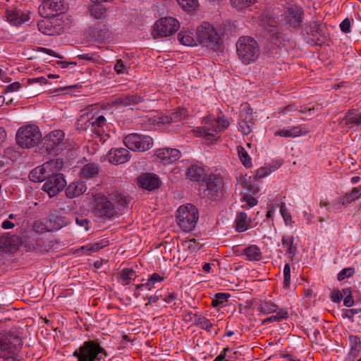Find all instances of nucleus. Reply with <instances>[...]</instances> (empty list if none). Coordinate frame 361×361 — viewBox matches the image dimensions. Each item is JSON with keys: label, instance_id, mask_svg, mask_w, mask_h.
Listing matches in <instances>:
<instances>
[{"label": "nucleus", "instance_id": "1", "mask_svg": "<svg viewBox=\"0 0 361 361\" xmlns=\"http://www.w3.org/2000/svg\"><path fill=\"white\" fill-rule=\"evenodd\" d=\"M94 212L100 217L112 218L116 209L126 207L130 202L129 196L119 192H112L107 196L97 195L94 196Z\"/></svg>", "mask_w": 361, "mask_h": 361}, {"label": "nucleus", "instance_id": "2", "mask_svg": "<svg viewBox=\"0 0 361 361\" xmlns=\"http://www.w3.org/2000/svg\"><path fill=\"white\" fill-rule=\"evenodd\" d=\"M230 121L224 116L214 118L208 116L204 118V126L197 128L195 132L200 137L211 142L220 138L221 133L228 128Z\"/></svg>", "mask_w": 361, "mask_h": 361}, {"label": "nucleus", "instance_id": "3", "mask_svg": "<svg viewBox=\"0 0 361 361\" xmlns=\"http://www.w3.org/2000/svg\"><path fill=\"white\" fill-rule=\"evenodd\" d=\"M65 134L61 130H55L47 135L41 140L42 146L39 152L46 155H57L62 153L66 149H71L72 146L63 140Z\"/></svg>", "mask_w": 361, "mask_h": 361}, {"label": "nucleus", "instance_id": "4", "mask_svg": "<svg viewBox=\"0 0 361 361\" xmlns=\"http://www.w3.org/2000/svg\"><path fill=\"white\" fill-rule=\"evenodd\" d=\"M73 356L78 361H101L108 357L106 350L102 347L98 339L87 340L75 350Z\"/></svg>", "mask_w": 361, "mask_h": 361}, {"label": "nucleus", "instance_id": "5", "mask_svg": "<svg viewBox=\"0 0 361 361\" xmlns=\"http://www.w3.org/2000/svg\"><path fill=\"white\" fill-rule=\"evenodd\" d=\"M238 58L245 65L255 62L260 55L257 42L248 36L240 37L236 42Z\"/></svg>", "mask_w": 361, "mask_h": 361}, {"label": "nucleus", "instance_id": "6", "mask_svg": "<svg viewBox=\"0 0 361 361\" xmlns=\"http://www.w3.org/2000/svg\"><path fill=\"white\" fill-rule=\"evenodd\" d=\"M224 180L220 175L209 174L200 184L199 190L204 197L212 201L220 200L224 195Z\"/></svg>", "mask_w": 361, "mask_h": 361}, {"label": "nucleus", "instance_id": "7", "mask_svg": "<svg viewBox=\"0 0 361 361\" xmlns=\"http://www.w3.org/2000/svg\"><path fill=\"white\" fill-rule=\"evenodd\" d=\"M176 217L178 225L184 231H192L199 219L198 209L191 204L180 206Z\"/></svg>", "mask_w": 361, "mask_h": 361}, {"label": "nucleus", "instance_id": "8", "mask_svg": "<svg viewBox=\"0 0 361 361\" xmlns=\"http://www.w3.org/2000/svg\"><path fill=\"white\" fill-rule=\"evenodd\" d=\"M197 43L216 50L223 43L220 35L209 23L204 22L198 27L196 32Z\"/></svg>", "mask_w": 361, "mask_h": 361}, {"label": "nucleus", "instance_id": "9", "mask_svg": "<svg viewBox=\"0 0 361 361\" xmlns=\"http://www.w3.org/2000/svg\"><path fill=\"white\" fill-rule=\"evenodd\" d=\"M42 140L39 128L34 125L20 127L16 133V142L22 148H32Z\"/></svg>", "mask_w": 361, "mask_h": 361}, {"label": "nucleus", "instance_id": "10", "mask_svg": "<svg viewBox=\"0 0 361 361\" xmlns=\"http://www.w3.org/2000/svg\"><path fill=\"white\" fill-rule=\"evenodd\" d=\"M23 346L21 338L11 331L5 332L0 338V358L16 355Z\"/></svg>", "mask_w": 361, "mask_h": 361}, {"label": "nucleus", "instance_id": "11", "mask_svg": "<svg viewBox=\"0 0 361 361\" xmlns=\"http://www.w3.org/2000/svg\"><path fill=\"white\" fill-rule=\"evenodd\" d=\"M180 27L179 22L173 17H165L158 20L153 29L155 38L171 36L176 32Z\"/></svg>", "mask_w": 361, "mask_h": 361}, {"label": "nucleus", "instance_id": "12", "mask_svg": "<svg viewBox=\"0 0 361 361\" xmlns=\"http://www.w3.org/2000/svg\"><path fill=\"white\" fill-rule=\"evenodd\" d=\"M68 224V220L65 216L56 214H51L47 219H44L35 224L37 232H51L58 231Z\"/></svg>", "mask_w": 361, "mask_h": 361}, {"label": "nucleus", "instance_id": "13", "mask_svg": "<svg viewBox=\"0 0 361 361\" xmlns=\"http://www.w3.org/2000/svg\"><path fill=\"white\" fill-rule=\"evenodd\" d=\"M125 145L130 150L145 152L149 149L153 145L152 138L148 135L138 133H131L123 139Z\"/></svg>", "mask_w": 361, "mask_h": 361}, {"label": "nucleus", "instance_id": "14", "mask_svg": "<svg viewBox=\"0 0 361 361\" xmlns=\"http://www.w3.org/2000/svg\"><path fill=\"white\" fill-rule=\"evenodd\" d=\"M42 185V189L46 192L50 197L56 196L62 191L66 185L63 174L51 171Z\"/></svg>", "mask_w": 361, "mask_h": 361}, {"label": "nucleus", "instance_id": "15", "mask_svg": "<svg viewBox=\"0 0 361 361\" xmlns=\"http://www.w3.org/2000/svg\"><path fill=\"white\" fill-rule=\"evenodd\" d=\"M37 23L38 30L46 35L55 36L61 35L64 29L63 23L56 17H44Z\"/></svg>", "mask_w": 361, "mask_h": 361}, {"label": "nucleus", "instance_id": "16", "mask_svg": "<svg viewBox=\"0 0 361 361\" xmlns=\"http://www.w3.org/2000/svg\"><path fill=\"white\" fill-rule=\"evenodd\" d=\"M66 9L65 0H44L39 7V12L44 17H56Z\"/></svg>", "mask_w": 361, "mask_h": 361}, {"label": "nucleus", "instance_id": "17", "mask_svg": "<svg viewBox=\"0 0 361 361\" xmlns=\"http://www.w3.org/2000/svg\"><path fill=\"white\" fill-rule=\"evenodd\" d=\"M304 10L299 5H291L287 7L284 11L285 25L292 28L300 27L303 20Z\"/></svg>", "mask_w": 361, "mask_h": 361}, {"label": "nucleus", "instance_id": "18", "mask_svg": "<svg viewBox=\"0 0 361 361\" xmlns=\"http://www.w3.org/2000/svg\"><path fill=\"white\" fill-rule=\"evenodd\" d=\"M23 243L22 238L16 234L4 233L0 236V250L4 252H16Z\"/></svg>", "mask_w": 361, "mask_h": 361}, {"label": "nucleus", "instance_id": "19", "mask_svg": "<svg viewBox=\"0 0 361 361\" xmlns=\"http://www.w3.org/2000/svg\"><path fill=\"white\" fill-rule=\"evenodd\" d=\"M307 34L316 39L317 44L324 43L329 37L327 28L320 20H312L307 27Z\"/></svg>", "mask_w": 361, "mask_h": 361}, {"label": "nucleus", "instance_id": "20", "mask_svg": "<svg viewBox=\"0 0 361 361\" xmlns=\"http://www.w3.org/2000/svg\"><path fill=\"white\" fill-rule=\"evenodd\" d=\"M106 157L110 163L118 165L128 161L130 154L126 148H112L107 153Z\"/></svg>", "mask_w": 361, "mask_h": 361}, {"label": "nucleus", "instance_id": "21", "mask_svg": "<svg viewBox=\"0 0 361 361\" xmlns=\"http://www.w3.org/2000/svg\"><path fill=\"white\" fill-rule=\"evenodd\" d=\"M156 155L162 164H171L180 157V152L175 148H163L157 151Z\"/></svg>", "mask_w": 361, "mask_h": 361}, {"label": "nucleus", "instance_id": "22", "mask_svg": "<svg viewBox=\"0 0 361 361\" xmlns=\"http://www.w3.org/2000/svg\"><path fill=\"white\" fill-rule=\"evenodd\" d=\"M109 30L107 25L97 23L89 29V35L97 42L102 43L109 37Z\"/></svg>", "mask_w": 361, "mask_h": 361}, {"label": "nucleus", "instance_id": "23", "mask_svg": "<svg viewBox=\"0 0 361 361\" xmlns=\"http://www.w3.org/2000/svg\"><path fill=\"white\" fill-rule=\"evenodd\" d=\"M137 180L142 188L149 191L158 188L161 183L159 177L154 173H143Z\"/></svg>", "mask_w": 361, "mask_h": 361}, {"label": "nucleus", "instance_id": "24", "mask_svg": "<svg viewBox=\"0 0 361 361\" xmlns=\"http://www.w3.org/2000/svg\"><path fill=\"white\" fill-rule=\"evenodd\" d=\"M49 164L45 163L32 169L29 174V178L32 182H44L50 176Z\"/></svg>", "mask_w": 361, "mask_h": 361}, {"label": "nucleus", "instance_id": "25", "mask_svg": "<svg viewBox=\"0 0 361 361\" xmlns=\"http://www.w3.org/2000/svg\"><path fill=\"white\" fill-rule=\"evenodd\" d=\"M266 30L269 35V39L271 44L277 47L281 46L284 42L282 29L278 25L268 24Z\"/></svg>", "mask_w": 361, "mask_h": 361}, {"label": "nucleus", "instance_id": "26", "mask_svg": "<svg viewBox=\"0 0 361 361\" xmlns=\"http://www.w3.org/2000/svg\"><path fill=\"white\" fill-rule=\"evenodd\" d=\"M6 18L8 22L15 26H20L29 20L28 15L20 10H7Z\"/></svg>", "mask_w": 361, "mask_h": 361}, {"label": "nucleus", "instance_id": "27", "mask_svg": "<svg viewBox=\"0 0 361 361\" xmlns=\"http://www.w3.org/2000/svg\"><path fill=\"white\" fill-rule=\"evenodd\" d=\"M92 128L90 135L94 134L101 136L104 132V127L106 126V119L103 115L92 116Z\"/></svg>", "mask_w": 361, "mask_h": 361}, {"label": "nucleus", "instance_id": "28", "mask_svg": "<svg viewBox=\"0 0 361 361\" xmlns=\"http://www.w3.org/2000/svg\"><path fill=\"white\" fill-rule=\"evenodd\" d=\"M92 113L83 114L75 122V129L80 132H85L90 135V130L92 126Z\"/></svg>", "mask_w": 361, "mask_h": 361}, {"label": "nucleus", "instance_id": "29", "mask_svg": "<svg viewBox=\"0 0 361 361\" xmlns=\"http://www.w3.org/2000/svg\"><path fill=\"white\" fill-rule=\"evenodd\" d=\"M143 101L142 97L136 94H122L115 99V104L127 106L139 104Z\"/></svg>", "mask_w": 361, "mask_h": 361}, {"label": "nucleus", "instance_id": "30", "mask_svg": "<svg viewBox=\"0 0 361 361\" xmlns=\"http://www.w3.org/2000/svg\"><path fill=\"white\" fill-rule=\"evenodd\" d=\"M86 190L87 186L83 181H76L68 185L65 192L67 197L73 198L83 194Z\"/></svg>", "mask_w": 361, "mask_h": 361}, {"label": "nucleus", "instance_id": "31", "mask_svg": "<svg viewBox=\"0 0 361 361\" xmlns=\"http://www.w3.org/2000/svg\"><path fill=\"white\" fill-rule=\"evenodd\" d=\"M101 168L98 164L88 163L85 164L80 171V177L84 179H90L97 177Z\"/></svg>", "mask_w": 361, "mask_h": 361}, {"label": "nucleus", "instance_id": "32", "mask_svg": "<svg viewBox=\"0 0 361 361\" xmlns=\"http://www.w3.org/2000/svg\"><path fill=\"white\" fill-rule=\"evenodd\" d=\"M188 178L192 181L203 183L207 177L203 167L198 165H192L187 171Z\"/></svg>", "mask_w": 361, "mask_h": 361}, {"label": "nucleus", "instance_id": "33", "mask_svg": "<svg viewBox=\"0 0 361 361\" xmlns=\"http://www.w3.org/2000/svg\"><path fill=\"white\" fill-rule=\"evenodd\" d=\"M178 40L185 46H195L197 44L196 33L190 30H181L178 34Z\"/></svg>", "mask_w": 361, "mask_h": 361}, {"label": "nucleus", "instance_id": "34", "mask_svg": "<svg viewBox=\"0 0 361 361\" xmlns=\"http://www.w3.org/2000/svg\"><path fill=\"white\" fill-rule=\"evenodd\" d=\"M109 245V241L105 238V239H102L99 241H97L94 243H90V244L82 246L80 248V251L84 255H91V253L97 252L99 250L108 246Z\"/></svg>", "mask_w": 361, "mask_h": 361}, {"label": "nucleus", "instance_id": "35", "mask_svg": "<svg viewBox=\"0 0 361 361\" xmlns=\"http://www.w3.org/2000/svg\"><path fill=\"white\" fill-rule=\"evenodd\" d=\"M257 310L260 314L266 315L277 312L279 306L271 300H259L257 303Z\"/></svg>", "mask_w": 361, "mask_h": 361}, {"label": "nucleus", "instance_id": "36", "mask_svg": "<svg viewBox=\"0 0 361 361\" xmlns=\"http://www.w3.org/2000/svg\"><path fill=\"white\" fill-rule=\"evenodd\" d=\"M346 126L353 124L355 126H361V112L358 110L352 109H349L343 118Z\"/></svg>", "mask_w": 361, "mask_h": 361}, {"label": "nucleus", "instance_id": "37", "mask_svg": "<svg viewBox=\"0 0 361 361\" xmlns=\"http://www.w3.org/2000/svg\"><path fill=\"white\" fill-rule=\"evenodd\" d=\"M88 11L90 16L94 19H104L108 16L107 9L100 3L89 6Z\"/></svg>", "mask_w": 361, "mask_h": 361}, {"label": "nucleus", "instance_id": "38", "mask_svg": "<svg viewBox=\"0 0 361 361\" xmlns=\"http://www.w3.org/2000/svg\"><path fill=\"white\" fill-rule=\"evenodd\" d=\"M243 253L248 261H259L262 259V252L257 245H252L243 249Z\"/></svg>", "mask_w": 361, "mask_h": 361}, {"label": "nucleus", "instance_id": "39", "mask_svg": "<svg viewBox=\"0 0 361 361\" xmlns=\"http://www.w3.org/2000/svg\"><path fill=\"white\" fill-rule=\"evenodd\" d=\"M247 219V215L245 212H240L237 214L235 219V228L238 232H244L248 229Z\"/></svg>", "mask_w": 361, "mask_h": 361}, {"label": "nucleus", "instance_id": "40", "mask_svg": "<svg viewBox=\"0 0 361 361\" xmlns=\"http://www.w3.org/2000/svg\"><path fill=\"white\" fill-rule=\"evenodd\" d=\"M275 315L267 317L263 319L262 324H267L271 322H279L283 319H286L288 317V312L286 309H279L276 312Z\"/></svg>", "mask_w": 361, "mask_h": 361}, {"label": "nucleus", "instance_id": "41", "mask_svg": "<svg viewBox=\"0 0 361 361\" xmlns=\"http://www.w3.org/2000/svg\"><path fill=\"white\" fill-rule=\"evenodd\" d=\"M231 295L228 293H218L212 298V306L213 307H222L228 302Z\"/></svg>", "mask_w": 361, "mask_h": 361}, {"label": "nucleus", "instance_id": "42", "mask_svg": "<svg viewBox=\"0 0 361 361\" xmlns=\"http://www.w3.org/2000/svg\"><path fill=\"white\" fill-rule=\"evenodd\" d=\"M294 238L292 235H284L281 239V243L284 248L286 249L288 254L293 256L296 255L297 247L293 246Z\"/></svg>", "mask_w": 361, "mask_h": 361}, {"label": "nucleus", "instance_id": "43", "mask_svg": "<svg viewBox=\"0 0 361 361\" xmlns=\"http://www.w3.org/2000/svg\"><path fill=\"white\" fill-rule=\"evenodd\" d=\"M238 154L239 156V158L243 163V164L246 168H250L252 166V161L250 155L247 152V151L244 149L242 146H238L237 147Z\"/></svg>", "mask_w": 361, "mask_h": 361}, {"label": "nucleus", "instance_id": "44", "mask_svg": "<svg viewBox=\"0 0 361 361\" xmlns=\"http://www.w3.org/2000/svg\"><path fill=\"white\" fill-rule=\"evenodd\" d=\"M231 5L236 9L240 11L253 5L257 0H230Z\"/></svg>", "mask_w": 361, "mask_h": 361}, {"label": "nucleus", "instance_id": "45", "mask_svg": "<svg viewBox=\"0 0 361 361\" xmlns=\"http://www.w3.org/2000/svg\"><path fill=\"white\" fill-rule=\"evenodd\" d=\"M354 200V198L351 197L350 193H345L335 204L333 205V208L340 209L342 206L345 207Z\"/></svg>", "mask_w": 361, "mask_h": 361}, {"label": "nucleus", "instance_id": "46", "mask_svg": "<svg viewBox=\"0 0 361 361\" xmlns=\"http://www.w3.org/2000/svg\"><path fill=\"white\" fill-rule=\"evenodd\" d=\"M195 324L208 332L211 331V328L213 326V324L204 317H198L196 318Z\"/></svg>", "mask_w": 361, "mask_h": 361}, {"label": "nucleus", "instance_id": "47", "mask_svg": "<svg viewBox=\"0 0 361 361\" xmlns=\"http://www.w3.org/2000/svg\"><path fill=\"white\" fill-rule=\"evenodd\" d=\"M183 10L190 11L194 10L198 5L197 0H176Z\"/></svg>", "mask_w": 361, "mask_h": 361}, {"label": "nucleus", "instance_id": "48", "mask_svg": "<svg viewBox=\"0 0 361 361\" xmlns=\"http://www.w3.org/2000/svg\"><path fill=\"white\" fill-rule=\"evenodd\" d=\"M164 280V277L160 276L157 273H153L146 282V288L152 290L154 288V285L157 283L161 282Z\"/></svg>", "mask_w": 361, "mask_h": 361}, {"label": "nucleus", "instance_id": "49", "mask_svg": "<svg viewBox=\"0 0 361 361\" xmlns=\"http://www.w3.org/2000/svg\"><path fill=\"white\" fill-rule=\"evenodd\" d=\"M49 164V171L58 172L62 169L63 162L61 159H53L49 161L45 162Z\"/></svg>", "mask_w": 361, "mask_h": 361}, {"label": "nucleus", "instance_id": "50", "mask_svg": "<svg viewBox=\"0 0 361 361\" xmlns=\"http://www.w3.org/2000/svg\"><path fill=\"white\" fill-rule=\"evenodd\" d=\"M239 128L242 133L245 135H249L252 132L253 123L251 121L241 120L238 123Z\"/></svg>", "mask_w": 361, "mask_h": 361}, {"label": "nucleus", "instance_id": "51", "mask_svg": "<svg viewBox=\"0 0 361 361\" xmlns=\"http://www.w3.org/2000/svg\"><path fill=\"white\" fill-rule=\"evenodd\" d=\"M350 349L361 350V338L357 335H349Z\"/></svg>", "mask_w": 361, "mask_h": 361}, {"label": "nucleus", "instance_id": "52", "mask_svg": "<svg viewBox=\"0 0 361 361\" xmlns=\"http://www.w3.org/2000/svg\"><path fill=\"white\" fill-rule=\"evenodd\" d=\"M171 118L173 122H178L184 119L187 116V111L183 108H178L175 112L172 113Z\"/></svg>", "mask_w": 361, "mask_h": 361}, {"label": "nucleus", "instance_id": "53", "mask_svg": "<svg viewBox=\"0 0 361 361\" xmlns=\"http://www.w3.org/2000/svg\"><path fill=\"white\" fill-rule=\"evenodd\" d=\"M283 288H289L290 285V267L286 263L283 268Z\"/></svg>", "mask_w": 361, "mask_h": 361}, {"label": "nucleus", "instance_id": "54", "mask_svg": "<svg viewBox=\"0 0 361 361\" xmlns=\"http://www.w3.org/2000/svg\"><path fill=\"white\" fill-rule=\"evenodd\" d=\"M121 279H130L135 280L137 277L135 271L129 268L123 269L120 273Z\"/></svg>", "mask_w": 361, "mask_h": 361}, {"label": "nucleus", "instance_id": "55", "mask_svg": "<svg viewBox=\"0 0 361 361\" xmlns=\"http://www.w3.org/2000/svg\"><path fill=\"white\" fill-rule=\"evenodd\" d=\"M280 213L284 220L286 225H289L291 223V215L288 212L285 203H281L280 207Z\"/></svg>", "mask_w": 361, "mask_h": 361}, {"label": "nucleus", "instance_id": "56", "mask_svg": "<svg viewBox=\"0 0 361 361\" xmlns=\"http://www.w3.org/2000/svg\"><path fill=\"white\" fill-rule=\"evenodd\" d=\"M355 274L353 268H345L342 269L337 275V279L339 281L344 280L345 278H349Z\"/></svg>", "mask_w": 361, "mask_h": 361}, {"label": "nucleus", "instance_id": "57", "mask_svg": "<svg viewBox=\"0 0 361 361\" xmlns=\"http://www.w3.org/2000/svg\"><path fill=\"white\" fill-rule=\"evenodd\" d=\"M75 223L78 226L84 228L85 231L89 230L90 221L88 219L82 216H78L75 217Z\"/></svg>", "mask_w": 361, "mask_h": 361}, {"label": "nucleus", "instance_id": "58", "mask_svg": "<svg viewBox=\"0 0 361 361\" xmlns=\"http://www.w3.org/2000/svg\"><path fill=\"white\" fill-rule=\"evenodd\" d=\"M274 169H273L274 171ZM272 171L271 168L262 167L257 169L255 172V178L256 180L263 178L264 177L269 175Z\"/></svg>", "mask_w": 361, "mask_h": 361}, {"label": "nucleus", "instance_id": "59", "mask_svg": "<svg viewBox=\"0 0 361 361\" xmlns=\"http://www.w3.org/2000/svg\"><path fill=\"white\" fill-rule=\"evenodd\" d=\"M185 244H188V248L190 250V252H197L200 250L202 247V245L197 242L196 239L192 238L190 239L189 240L186 241L185 243Z\"/></svg>", "mask_w": 361, "mask_h": 361}, {"label": "nucleus", "instance_id": "60", "mask_svg": "<svg viewBox=\"0 0 361 361\" xmlns=\"http://www.w3.org/2000/svg\"><path fill=\"white\" fill-rule=\"evenodd\" d=\"M127 67L125 66L123 61L121 59L116 61L114 65V70L118 74H123L127 73Z\"/></svg>", "mask_w": 361, "mask_h": 361}, {"label": "nucleus", "instance_id": "61", "mask_svg": "<svg viewBox=\"0 0 361 361\" xmlns=\"http://www.w3.org/2000/svg\"><path fill=\"white\" fill-rule=\"evenodd\" d=\"M288 130L291 133V137H295L307 133V131H302V129L300 126H292L288 129Z\"/></svg>", "mask_w": 361, "mask_h": 361}, {"label": "nucleus", "instance_id": "62", "mask_svg": "<svg viewBox=\"0 0 361 361\" xmlns=\"http://www.w3.org/2000/svg\"><path fill=\"white\" fill-rule=\"evenodd\" d=\"M177 300H178V293L174 291L171 292V293H169L168 294L165 295L164 298V301L166 302V303L170 304V303L174 302L173 305H176V302L175 301Z\"/></svg>", "mask_w": 361, "mask_h": 361}, {"label": "nucleus", "instance_id": "63", "mask_svg": "<svg viewBox=\"0 0 361 361\" xmlns=\"http://www.w3.org/2000/svg\"><path fill=\"white\" fill-rule=\"evenodd\" d=\"M340 29L344 33L350 32V20L349 18H345L340 24Z\"/></svg>", "mask_w": 361, "mask_h": 361}, {"label": "nucleus", "instance_id": "64", "mask_svg": "<svg viewBox=\"0 0 361 361\" xmlns=\"http://www.w3.org/2000/svg\"><path fill=\"white\" fill-rule=\"evenodd\" d=\"M360 352V350L350 349L345 361H355Z\"/></svg>", "mask_w": 361, "mask_h": 361}]
</instances>
